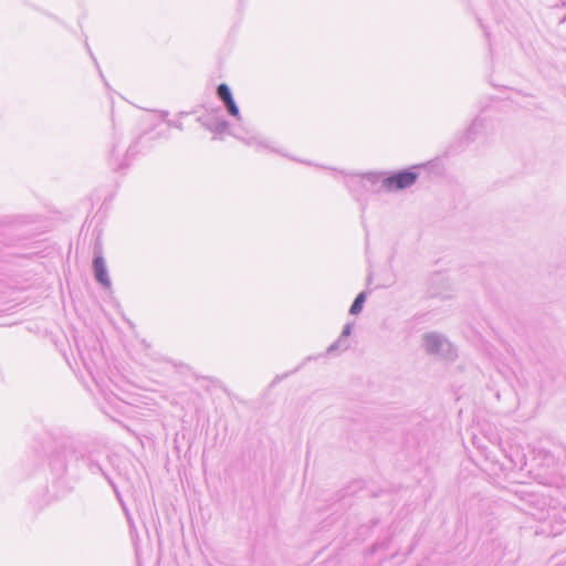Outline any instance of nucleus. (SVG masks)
<instances>
[{"label": "nucleus", "instance_id": "7ed1b4c3", "mask_svg": "<svg viewBox=\"0 0 566 566\" xmlns=\"http://www.w3.org/2000/svg\"><path fill=\"white\" fill-rule=\"evenodd\" d=\"M94 269L98 282H101L103 285L108 286L111 282L106 272L105 262L101 256L94 260Z\"/></svg>", "mask_w": 566, "mask_h": 566}, {"label": "nucleus", "instance_id": "f03ea898", "mask_svg": "<svg viewBox=\"0 0 566 566\" xmlns=\"http://www.w3.org/2000/svg\"><path fill=\"white\" fill-rule=\"evenodd\" d=\"M217 94L226 104L228 112L232 116L238 117L239 108L237 107V105L232 98L229 87L226 84H220L217 88Z\"/></svg>", "mask_w": 566, "mask_h": 566}, {"label": "nucleus", "instance_id": "f257e3e1", "mask_svg": "<svg viewBox=\"0 0 566 566\" xmlns=\"http://www.w3.org/2000/svg\"><path fill=\"white\" fill-rule=\"evenodd\" d=\"M417 179L415 171L403 170L385 178L382 186L387 191H398L411 187Z\"/></svg>", "mask_w": 566, "mask_h": 566}, {"label": "nucleus", "instance_id": "20e7f679", "mask_svg": "<svg viewBox=\"0 0 566 566\" xmlns=\"http://www.w3.org/2000/svg\"><path fill=\"white\" fill-rule=\"evenodd\" d=\"M364 302H365V293H359L350 306V310H349L350 314L357 315L358 313H360Z\"/></svg>", "mask_w": 566, "mask_h": 566}]
</instances>
